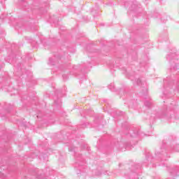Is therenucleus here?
<instances>
[{
    "mask_svg": "<svg viewBox=\"0 0 179 179\" xmlns=\"http://www.w3.org/2000/svg\"><path fill=\"white\" fill-rule=\"evenodd\" d=\"M141 79L137 80V85H141Z\"/></svg>",
    "mask_w": 179,
    "mask_h": 179,
    "instance_id": "2",
    "label": "nucleus"
},
{
    "mask_svg": "<svg viewBox=\"0 0 179 179\" xmlns=\"http://www.w3.org/2000/svg\"><path fill=\"white\" fill-rule=\"evenodd\" d=\"M167 59H169L170 64L171 66V69H173L174 71H177V65H178V59L177 55L176 53H172L171 55H169L167 56Z\"/></svg>",
    "mask_w": 179,
    "mask_h": 179,
    "instance_id": "1",
    "label": "nucleus"
},
{
    "mask_svg": "<svg viewBox=\"0 0 179 179\" xmlns=\"http://www.w3.org/2000/svg\"><path fill=\"white\" fill-rule=\"evenodd\" d=\"M108 87H109V89H111V86H109Z\"/></svg>",
    "mask_w": 179,
    "mask_h": 179,
    "instance_id": "3",
    "label": "nucleus"
},
{
    "mask_svg": "<svg viewBox=\"0 0 179 179\" xmlns=\"http://www.w3.org/2000/svg\"><path fill=\"white\" fill-rule=\"evenodd\" d=\"M0 176H1V173H0Z\"/></svg>",
    "mask_w": 179,
    "mask_h": 179,
    "instance_id": "4",
    "label": "nucleus"
}]
</instances>
